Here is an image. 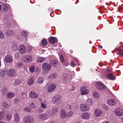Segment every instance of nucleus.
<instances>
[{
	"mask_svg": "<svg viewBox=\"0 0 123 123\" xmlns=\"http://www.w3.org/2000/svg\"><path fill=\"white\" fill-rule=\"evenodd\" d=\"M1 6L0 5V11L1 10Z\"/></svg>",
	"mask_w": 123,
	"mask_h": 123,
	"instance_id": "62",
	"label": "nucleus"
},
{
	"mask_svg": "<svg viewBox=\"0 0 123 123\" xmlns=\"http://www.w3.org/2000/svg\"><path fill=\"white\" fill-rule=\"evenodd\" d=\"M45 58L44 57H38V62H42L45 60Z\"/></svg>",
	"mask_w": 123,
	"mask_h": 123,
	"instance_id": "35",
	"label": "nucleus"
},
{
	"mask_svg": "<svg viewBox=\"0 0 123 123\" xmlns=\"http://www.w3.org/2000/svg\"><path fill=\"white\" fill-rule=\"evenodd\" d=\"M115 114L117 116H121L123 115V111L120 108H116L115 110Z\"/></svg>",
	"mask_w": 123,
	"mask_h": 123,
	"instance_id": "12",
	"label": "nucleus"
},
{
	"mask_svg": "<svg viewBox=\"0 0 123 123\" xmlns=\"http://www.w3.org/2000/svg\"><path fill=\"white\" fill-rule=\"evenodd\" d=\"M22 34L24 36H27L28 35V33L25 31H23L22 32Z\"/></svg>",
	"mask_w": 123,
	"mask_h": 123,
	"instance_id": "49",
	"label": "nucleus"
},
{
	"mask_svg": "<svg viewBox=\"0 0 123 123\" xmlns=\"http://www.w3.org/2000/svg\"><path fill=\"white\" fill-rule=\"evenodd\" d=\"M6 34L7 36H12L14 35V33L12 31L9 30L6 32Z\"/></svg>",
	"mask_w": 123,
	"mask_h": 123,
	"instance_id": "27",
	"label": "nucleus"
},
{
	"mask_svg": "<svg viewBox=\"0 0 123 123\" xmlns=\"http://www.w3.org/2000/svg\"><path fill=\"white\" fill-rule=\"evenodd\" d=\"M4 6L3 7L4 11L5 12H6L8 10V8L7 6L5 5H4Z\"/></svg>",
	"mask_w": 123,
	"mask_h": 123,
	"instance_id": "51",
	"label": "nucleus"
},
{
	"mask_svg": "<svg viewBox=\"0 0 123 123\" xmlns=\"http://www.w3.org/2000/svg\"><path fill=\"white\" fill-rule=\"evenodd\" d=\"M80 108L82 111H87L89 109V108L88 105L85 104H81L80 106Z\"/></svg>",
	"mask_w": 123,
	"mask_h": 123,
	"instance_id": "5",
	"label": "nucleus"
},
{
	"mask_svg": "<svg viewBox=\"0 0 123 123\" xmlns=\"http://www.w3.org/2000/svg\"><path fill=\"white\" fill-rule=\"evenodd\" d=\"M107 103L110 105H114L116 104V102L114 99H110L108 100Z\"/></svg>",
	"mask_w": 123,
	"mask_h": 123,
	"instance_id": "17",
	"label": "nucleus"
},
{
	"mask_svg": "<svg viewBox=\"0 0 123 123\" xmlns=\"http://www.w3.org/2000/svg\"><path fill=\"white\" fill-rule=\"evenodd\" d=\"M19 57V54L18 53H15L14 55V57L15 59H18Z\"/></svg>",
	"mask_w": 123,
	"mask_h": 123,
	"instance_id": "41",
	"label": "nucleus"
},
{
	"mask_svg": "<svg viewBox=\"0 0 123 123\" xmlns=\"http://www.w3.org/2000/svg\"><path fill=\"white\" fill-rule=\"evenodd\" d=\"M58 111V109L56 108H55L53 110V111L54 113L57 112Z\"/></svg>",
	"mask_w": 123,
	"mask_h": 123,
	"instance_id": "57",
	"label": "nucleus"
},
{
	"mask_svg": "<svg viewBox=\"0 0 123 123\" xmlns=\"http://www.w3.org/2000/svg\"><path fill=\"white\" fill-rule=\"evenodd\" d=\"M42 44L43 46H46L47 44V42L46 40L45 39H43L42 41Z\"/></svg>",
	"mask_w": 123,
	"mask_h": 123,
	"instance_id": "29",
	"label": "nucleus"
},
{
	"mask_svg": "<svg viewBox=\"0 0 123 123\" xmlns=\"http://www.w3.org/2000/svg\"><path fill=\"white\" fill-rule=\"evenodd\" d=\"M43 110L41 108H40L38 109L37 111L38 112H39L42 113V112Z\"/></svg>",
	"mask_w": 123,
	"mask_h": 123,
	"instance_id": "56",
	"label": "nucleus"
},
{
	"mask_svg": "<svg viewBox=\"0 0 123 123\" xmlns=\"http://www.w3.org/2000/svg\"><path fill=\"white\" fill-rule=\"evenodd\" d=\"M14 121L16 123H19L20 121V114L16 112L14 115Z\"/></svg>",
	"mask_w": 123,
	"mask_h": 123,
	"instance_id": "13",
	"label": "nucleus"
},
{
	"mask_svg": "<svg viewBox=\"0 0 123 123\" xmlns=\"http://www.w3.org/2000/svg\"><path fill=\"white\" fill-rule=\"evenodd\" d=\"M102 113V111L99 109H97L95 110L94 114L96 117L100 116Z\"/></svg>",
	"mask_w": 123,
	"mask_h": 123,
	"instance_id": "16",
	"label": "nucleus"
},
{
	"mask_svg": "<svg viewBox=\"0 0 123 123\" xmlns=\"http://www.w3.org/2000/svg\"><path fill=\"white\" fill-rule=\"evenodd\" d=\"M102 107L105 110H107L108 109V107L107 106L105 105H102Z\"/></svg>",
	"mask_w": 123,
	"mask_h": 123,
	"instance_id": "54",
	"label": "nucleus"
},
{
	"mask_svg": "<svg viewBox=\"0 0 123 123\" xmlns=\"http://www.w3.org/2000/svg\"><path fill=\"white\" fill-rule=\"evenodd\" d=\"M16 65L18 67L21 68L23 66V64L22 63H17Z\"/></svg>",
	"mask_w": 123,
	"mask_h": 123,
	"instance_id": "43",
	"label": "nucleus"
},
{
	"mask_svg": "<svg viewBox=\"0 0 123 123\" xmlns=\"http://www.w3.org/2000/svg\"><path fill=\"white\" fill-rule=\"evenodd\" d=\"M12 49L13 51H16L17 50V47L16 44H14L12 46Z\"/></svg>",
	"mask_w": 123,
	"mask_h": 123,
	"instance_id": "36",
	"label": "nucleus"
},
{
	"mask_svg": "<svg viewBox=\"0 0 123 123\" xmlns=\"http://www.w3.org/2000/svg\"><path fill=\"white\" fill-rule=\"evenodd\" d=\"M1 66V62L0 60V67Z\"/></svg>",
	"mask_w": 123,
	"mask_h": 123,
	"instance_id": "61",
	"label": "nucleus"
},
{
	"mask_svg": "<svg viewBox=\"0 0 123 123\" xmlns=\"http://www.w3.org/2000/svg\"><path fill=\"white\" fill-rule=\"evenodd\" d=\"M49 42L52 43L54 44L57 41V38L53 37H51L48 38Z\"/></svg>",
	"mask_w": 123,
	"mask_h": 123,
	"instance_id": "20",
	"label": "nucleus"
},
{
	"mask_svg": "<svg viewBox=\"0 0 123 123\" xmlns=\"http://www.w3.org/2000/svg\"><path fill=\"white\" fill-rule=\"evenodd\" d=\"M72 102H68V104L67 105V107H68L69 109H70L72 106Z\"/></svg>",
	"mask_w": 123,
	"mask_h": 123,
	"instance_id": "42",
	"label": "nucleus"
},
{
	"mask_svg": "<svg viewBox=\"0 0 123 123\" xmlns=\"http://www.w3.org/2000/svg\"><path fill=\"white\" fill-rule=\"evenodd\" d=\"M57 77V74H55L54 73L52 74L51 75H50L49 76L48 78L49 79H53L54 78H55Z\"/></svg>",
	"mask_w": 123,
	"mask_h": 123,
	"instance_id": "33",
	"label": "nucleus"
},
{
	"mask_svg": "<svg viewBox=\"0 0 123 123\" xmlns=\"http://www.w3.org/2000/svg\"><path fill=\"white\" fill-rule=\"evenodd\" d=\"M51 68V66L49 64L45 63L42 65V68L45 71H49Z\"/></svg>",
	"mask_w": 123,
	"mask_h": 123,
	"instance_id": "11",
	"label": "nucleus"
},
{
	"mask_svg": "<svg viewBox=\"0 0 123 123\" xmlns=\"http://www.w3.org/2000/svg\"><path fill=\"white\" fill-rule=\"evenodd\" d=\"M30 97L31 98H36L38 97V95L35 92L31 91L29 94Z\"/></svg>",
	"mask_w": 123,
	"mask_h": 123,
	"instance_id": "15",
	"label": "nucleus"
},
{
	"mask_svg": "<svg viewBox=\"0 0 123 123\" xmlns=\"http://www.w3.org/2000/svg\"><path fill=\"white\" fill-rule=\"evenodd\" d=\"M81 117L82 118L85 119H88L90 118L89 114L88 112H84L82 113Z\"/></svg>",
	"mask_w": 123,
	"mask_h": 123,
	"instance_id": "14",
	"label": "nucleus"
},
{
	"mask_svg": "<svg viewBox=\"0 0 123 123\" xmlns=\"http://www.w3.org/2000/svg\"><path fill=\"white\" fill-rule=\"evenodd\" d=\"M4 61L7 63H10L12 62L13 61L12 56L9 55H7L6 56Z\"/></svg>",
	"mask_w": 123,
	"mask_h": 123,
	"instance_id": "7",
	"label": "nucleus"
},
{
	"mask_svg": "<svg viewBox=\"0 0 123 123\" xmlns=\"http://www.w3.org/2000/svg\"><path fill=\"white\" fill-rule=\"evenodd\" d=\"M80 91L81 94L82 95H85L88 94L89 92V91L87 90L85 86H83L81 87L80 89Z\"/></svg>",
	"mask_w": 123,
	"mask_h": 123,
	"instance_id": "9",
	"label": "nucleus"
},
{
	"mask_svg": "<svg viewBox=\"0 0 123 123\" xmlns=\"http://www.w3.org/2000/svg\"><path fill=\"white\" fill-rule=\"evenodd\" d=\"M21 83V81L19 80H15L13 83V85L14 86L19 85Z\"/></svg>",
	"mask_w": 123,
	"mask_h": 123,
	"instance_id": "32",
	"label": "nucleus"
},
{
	"mask_svg": "<svg viewBox=\"0 0 123 123\" xmlns=\"http://www.w3.org/2000/svg\"><path fill=\"white\" fill-rule=\"evenodd\" d=\"M107 78L108 79L111 80H114L115 79V77L112 74L109 73L107 75Z\"/></svg>",
	"mask_w": 123,
	"mask_h": 123,
	"instance_id": "21",
	"label": "nucleus"
},
{
	"mask_svg": "<svg viewBox=\"0 0 123 123\" xmlns=\"http://www.w3.org/2000/svg\"><path fill=\"white\" fill-rule=\"evenodd\" d=\"M95 86L99 90H103L105 89V85L100 82H97L95 84Z\"/></svg>",
	"mask_w": 123,
	"mask_h": 123,
	"instance_id": "4",
	"label": "nucleus"
},
{
	"mask_svg": "<svg viewBox=\"0 0 123 123\" xmlns=\"http://www.w3.org/2000/svg\"><path fill=\"white\" fill-rule=\"evenodd\" d=\"M12 118V115L10 113H8L6 116V119L7 120L9 121Z\"/></svg>",
	"mask_w": 123,
	"mask_h": 123,
	"instance_id": "34",
	"label": "nucleus"
},
{
	"mask_svg": "<svg viewBox=\"0 0 123 123\" xmlns=\"http://www.w3.org/2000/svg\"><path fill=\"white\" fill-rule=\"evenodd\" d=\"M34 82V78L31 77L28 80V83L30 85H32Z\"/></svg>",
	"mask_w": 123,
	"mask_h": 123,
	"instance_id": "24",
	"label": "nucleus"
},
{
	"mask_svg": "<svg viewBox=\"0 0 123 123\" xmlns=\"http://www.w3.org/2000/svg\"><path fill=\"white\" fill-rule=\"evenodd\" d=\"M37 82L39 84H41L43 82V79L41 77H38L37 80Z\"/></svg>",
	"mask_w": 123,
	"mask_h": 123,
	"instance_id": "28",
	"label": "nucleus"
},
{
	"mask_svg": "<svg viewBox=\"0 0 123 123\" xmlns=\"http://www.w3.org/2000/svg\"><path fill=\"white\" fill-rule=\"evenodd\" d=\"M98 47H99V48H100L101 49L102 48V46H101V45L99 46Z\"/></svg>",
	"mask_w": 123,
	"mask_h": 123,
	"instance_id": "58",
	"label": "nucleus"
},
{
	"mask_svg": "<svg viewBox=\"0 0 123 123\" xmlns=\"http://www.w3.org/2000/svg\"><path fill=\"white\" fill-rule=\"evenodd\" d=\"M29 106L31 108H35V106L33 103H32L29 105Z\"/></svg>",
	"mask_w": 123,
	"mask_h": 123,
	"instance_id": "52",
	"label": "nucleus"
},
{
	"mask_svg": "<svg viewBox=\"0 0 123 123\" xmlns=\"http://www.w3.org/2000/svg\"><path fill=\"white\" fill-rule=\"evenodd\" d=\"M14 96V93L11 92H9L6 95L7 97L9 98H12Z\"/></svg>",
	"mask_w": 123,
	"mask_h": 123,
	"instance_id": "26",
	"label": "nucleus"
},
{
	"mask_svg": "<svg viewBox=\"0 0 123 123\" xmlns=\"http://www.w3.org/2000/svg\"><path fill=\"white\" fill-rule=\"evenodd\" d=\"M119 55L121 56L123 55V50L122 49H120L118 50Z\"/></svg>",
	"mask_w": 123,
	"mask_h": 123,
	"instance_id": "44",
	"label": "nucleus"
},
{
	"mask_svg": "<svg viewBox=\"0 0 123 123\" xmlns=\"http://www.w3.org/2000/svg\"><path fill=\"white\" fill-rule=\"evenodd\" d=\"M71 66L73 67H74L75 66V64L73 62H71L70 63Z\"/></svg>",
	"mask_w": 123,
	"mask_h": 123,
	"instance_id": "55",
	"label": "nucleus"
},
{
	"mask_svg": "<svg viewBox=\"0 0 123 123\" xmlns=\"http://www.w3.org/2000/svg\"><path fill=\"white\" fill-rule=\"evenodd\" d=\"M6 75V71L4 70H0V75L2 77Z\"/></svg>",
	"mask_w": 123,
	"mask_h": 123,
	"instance_id": "30",
	"label": "nucleus"
},
{
	"mask_svg": "<svg viewBox=\"0 0 123 123\" xmlns=\"http://www.w3.org/2000/svg\"><path fill=\"white\" fill-rule=\"evenodd\" d=\"M14 100L15 103L17 104L19 102V99L18 98H15L14 99Z\"/></svg>",
	"mask_w": 123,
	"mask_h": 123,
	"instance_id": "50",
	"label": "nucleus"
},
{
	"mask_svg": "<svg viewBox=\"0 0 123 123\" xmlns=\"http://www.w3.org/2000/svg\"><path fill=\"white\" fill-rule=\"evenodd\" d=\"M41 107L44 109H45L46 108V106L45 105L43 104L42 102H41Z\"/></svg>",
	"mask_w": 123,
	"mask_h": 123,
	"instance_id": "47",
	"label": "nucleus"
},
{
	"mask_svg": "<svg viewBox=\"0 0 123 123\" xmlns=\"http://www.w3.org/2000/svg\"><path fill=\"white\" fill-rule=\"evenodd\" d=\"M108 71H111V70H110L109 69H108Z\"/></svg>",
	"mask_w": 123,
	"mask_h": 123,
	"instance_id": "64",
	"label": "nucleus"
},
{
	"mask_svg": "<svg viewBox=\"0 0 123 123\" xmlns=\"http://www.w3.org/2000/svg\"><path fill=\"white\" fill-rule=\"evenodd\" d=\"M5 115V113L3 111L0 112V119H2Z\"/></svg>",
	"mask_w": 123,
	"mask_h": 123,
	"instance_id": "40",
	"label": "nucleus"
},
{
	"mask_svg": "<svg viewBox=\"0 0 123 123\" xmlns=\"http://www.w3.org/2000/svg\"><path fill=\"white\" fill-rule=\"evenodd\" d=\"M26 51L25 47L23 45H21L19 47V52L21 54L24 53Z\"/></svg>",
	"mask_w": 123,
	"mask_h": 123,
	"instance_id": "19",
	"label": "nucleus"
},
{
	"mask_svg": "<svg viewBox=\"0 0 123 123\" xmlns=\"http://www.w3.org/2000/svg\"><path fill=\"white\" fill-rule=\"evenodd\" d=\"M62 77L63 79L65 82L70 80L71 78L70 76L65 74H63Z\"/></svg>",
	"mask_w": 123,
	"mask_h": 123,
	"instance_id": "18",
	"label": "nucleus"
},
{
	"mask_svg": "<svg viewBox=\"0 0 123 123\" xmlns=\"http://www.w3.org/2000/svg\"><path fill=\"white\" fill-rule=\"evenodd\" d=\"M73 114V113L72 111H69L66 114V117H69L72 116Z\"/></svg>",
	"mask_w": 123,
	"mask_h": 123,
	"instance_id": "38",
	"label": "nucleus"
},
{
	"mask_svg": "<svg viewBox=\"0 0 123 123\" xmlns=\"http://www.w3.org/2000/svg\"><path fill=\"white\" fill-rule=\"evenodd\" d=\"M5 36L0 31V38L3 39L4 38Z\"/></svg>",
	"mask_w": 123,
	"mask_h": 123,
	"instance_id": "45",
	"label": "nucleus"
},
{
	"mask_svg": "<svg viewBox=\"0 0 123 123\" xmlns=\"http://www.w3.org/2000/svg\"><path fill=\"white\" fill-rule=\"evenodd\" d=\"M32 49V47L31 46H29L28 47V51L29 52H31V50Z\"/></svg>",
	"mask_w": 123,
	"mask_h": 123,
	"instance_id": "53",
	"label": "nucleus"
},
{
	"mask_svg": "<svg viewBox=\"0 0 123 123\" xmlns=\"http://www.w3.org/2000/svg\"><path fill=\"white\" fill-rule=\"evenodd\" d=\"M60 59L62 62H64V59L62 55H61L60 56Z\"/></svg>",
	"mask_w": 123,
	"mask_h": 123,
	"instance_id": "46",
	"label": "nucleus"
},
{
	"mask_svg": "<svg viewBox=\"0 0 123 123\" xmlns=\"http://www.w3.org/2000/svg\"><path fill=\"white\" fill-rule=\"evenodd\" d=\"M50 112H47L45 114H42L38 116L39 118L42 120H45L48 119L51 116Z\"/></svg>",
	"mask_w": 123,
	"mask_h": 123,
	"instance_id": "2",
	"label": "nucleus"
},
{
	"mask_svg": "<svg viewBox=\"0 0 123 123\" xmlns=\"http://www.w3.org/2000/svg\"><path fill=\"white\" fill-rule=\"evenodd\" d=\"M2 105L3 107L6 109H8L9 107L8 104H7L5 101H3L2 102Z\"/></svg>",
	"mask_w": 123,
	"mask_h": 123,
	"instance_id": "23",
	"label": "nucleus"
},
{
	"mask_svg": "<svg viewBox=\"0 0 123 123\" xmlns=\"http://www.w3.org/2000/svg\"><path fill=\"white\" fill-rule=\"evenodd\" d=\"M0 123H5V122H0Z\"/></svg>",
	"mask_w": 123,
	"mask_h": 123,
	"instance_id": "60",
	"label": "nucleus"
},
{
	"mask_svg": "<svg viewBox=\"0 0 123 123\" xmlns=\"http://www.w3.org/2000/svg\"><path fill=\"white\" fill-rule=\"evenodd\" d=\"M23 122L24 123H34V119L31 116H25L23 117Z\"/></svg>",
	"mask_w": 123,
	"mask_h": 123,
	"instance_id": "1",
	"label": "nucleus"
},
{
	"mask_svg": "<svg viewBox=\"0 0 123 123\" xmlns=\"http://www.w3.org/2000/svg\"><path fill=\"white\" fill-rule=\"evenodd\" d=\"M122 119L123 120V117H122Z\"/></svg>",
	"mask_w": 123,
	"mask_h": 123,
	"instance_id": "63",
	"label": "nucleus"
},
{
	"mask_svg": "<svg viewBox=\"0 0 123 123\" xmlns=\"http://www.w3.org/2000/svg\"><path fill=\"white\" fill-rule=\"evenodd\" d=\"M6 74L8 76L12 77L15 75L16 72L14 69H11L7 71Z\"/></svg>",
	"mask_w": 123,
	"mask_h": 123,
	"instance_id": "10",
	"label": "nucleus"
},
{
	"mask_svg": "<svg viewBox=\"0 0 123 123\" xmlns=\"http://www.w3.org/2000/svg\"><path fill=\"white\" fill-rule=\"evenodd\" d=\"M32 56L31 55H25L23 58V60L26 63L31 62L32 61Z\"/></svg>",
	"mask_w": 123,
	"mask_h": 123,
	"instance_id": "6",
	"label": "nucleus"
},
{
	"mask_svg": "<svg viewBox=\"0 0 123 123\" xmlns=\"http://www.w3.org/2000/svg\"><path fill=\"white\" fill-rule=\"evenodd\" d=\"M24 110L25 111L30 112L31 110L30 108L28 107H26L24 109Z\"/></svg>",
	"mask_w": 123,
	"mask_h": 123,
	"instance_id": "39",
	"label": "nucleus"
},
{
	"mask_svg": "<svg viewBox=\"0 0 123 123\" xmlns=\"http://www.w3.org/2000/svg\"><path fill=\"white\" fill-rule=\"evenodd\" d=\"M50 64L53 66H55L58 64V61L57 60H53L50 62Z\"/></svg>",
	"mask_w": 123,
	"mask_h": 123,
	"instance_id": "25",
	"label": "nucleus"
},
{
	"mask_svg": "<svg viewBox=\"0 0 123 123\" xmlns=\"http://www.w3.org/2000/svg\"><path fill=\"white\" fill-rule=\"evenodd\" d=\"M30 71L31 73L33 72L35 70V68L34 66H31L29 67Z\"/></svg>",
	"mask_w": 123,
	"mask_h": 123,
	"instance_id": "37",
	"label": "nucleus"
},
{
	"mask_svg": "<svg viewBox=\"0 0 123 123\" xmlns=\"http://www.w3.org/2000/svg\"><path fill=\"white\" fill-rule=\"evenodd\" d=\"M49 123H55L53 121H50V122Z\"/></svg>",
	"mask_w": 123,
	"mask_h": 123,
	"instance_id": "59",
	"label": "nucleus"
},
{
	"mask_svg": "<svg viewBox=\"0 0 123 123\" xmlns=\"http://www.w3.org/2000/svg\"><path fill=\"white\" fill-rule=\"evenodd\" d=\"M56 87V86L55 84H50L48 88V92H51L54 91Z\"/></svg>",
	"mask_w": 123,
	"mask_h": 123,
	"instance_id": "8",
	"label": "nucleus"
},
{
	"mask_svg": "<svg viewBox=\"0 0 123 123\" xmlns=\"http://www.w3.org/2000/svg\"><path fill=\"white\" fill-rule=\"evenodd\" d=\"M93 97L96 98H99V95L98 93L96 92H93Z\"/></svg>",
	"mask_w": 123,
	"mask_h": 123,
	"instance_id": "31",
	"label": "nucleus"
},
{
	"mask_svg": "<svg viewBox=\"0 0 123 123\" xmlns=\"http://www.w3.org/2000/svg\"><path fill=\"white\" fill-rule=\"evenodd\" d=\"M52 101L54 103L58 105L60 104L62 102L61 98L59 95L55 96L53 98Z\"/></svg>",
	"mask_w": 123,
	"mask_h": 123,
	"instance_id": "3",
	"label": "nucleus"
},
{
	"mask_svg": "<svg viewBox=\"0 0 123 123\" xmlns=\"http://www.w3.org/2000/svg\"><path fill=\"white\" fill-rule=\"evenodd\" d=\"M87 103L88 104L92 105V104L93 101L91 99H90L88 100Z\"/></svg>",
	"mask_w": 123,
	"mask_h": 123,
	"instance_id": "48",
	"label": "nucleus"
},
{
	"mask_svg": "<svg viewBox=\"0 0 123 123\" xmlns=\"http://www.w3.org/2000/svg\"><path fill=\"white\" fill-rule=\"evenodd\" d=\"M60 117L62 118H64L66 117V115L65 114V111L63 109H61V111Z\"/></svg>",
	"mask_w": 123,
	"mask_h": 123,
	"instance_id": "22",
	"label": "nucleus"
}]
</instances>
